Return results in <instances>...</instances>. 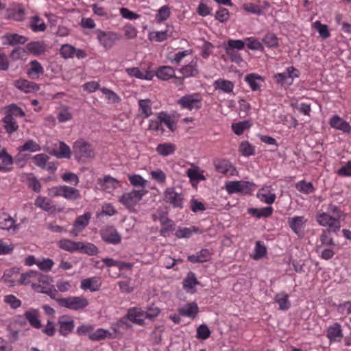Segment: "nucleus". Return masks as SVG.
Returning <instances> with one entry per match:
<instances>
[{
  "mask_svg": "<svg viewBox=\"0 0 351 351\" xmlns=\"http://www.w3.org/2000/svg\"><path fill=\"white\" fill-rule=\"evenodd\" d=\"M147 193L144 189L132 190L128 193H125L119 197V202L128 209L134 207L141 200L142 197Z\"/></svg>",
  "mask_w": 351,
  "mask_h": 351,
  "instance_id": "nucleus-5",
  "label": "nucleus"
},
{
  "mask_svg": "<svg viewBox=\"0 0 351 351\" xmlns=\"http://www.w3.org/2000/svg\"><path fill=\"white\" fill-rule=\"evenodd\" d=\"M198 306L196 303H188L182 307L179 308L178 312L180 315L188 317H195L198 313Z\"/></svg>",
  "mask_w": 351,
  "mask_h": 351,
  "instance_id": "nucleus-35",
  "label": "nucleus"
},
{
  "mask_svg": "<svg viewBox=\"0 0 351 351\" xmlns=\"http://www.w3.org/2000/svg\"><path fill=\"white\" fill-rule=\"evenodd\" d=\"M186 175L191 180L202 181L206 180L205 176L200 172L199 169L197 167L188 169Z\"/></svg>",
  "mask_w": 351,
  "mask_h": 351,
  "instance_id": "nucleus-64",
  "label": "nucleus"
},
{
  "mask_svg": "<svg viewBox=\"0 0 351 351\" xmlns=\"http://www.w3.org/2000/svg\"><path fill=\"white\" fill-rule=\"evenodd\" d=\"M214 166L215 170L219 173L229 176H234L238 174L235 167L228 160H217L214 162Z\"/></svg>",
  "mask_w": 351,
  "mask_h": 351,
  "instance_id": "nucleus-13",
  "label": "nucleus"
},
{
  "mask_svg": "<svg viewBox=\"0 0 351 351\" xmlns=\"http://www.w3.org/2000/svg\"><path fill=\"white\" fill-rule=\"evenodd\" d=\"M245 45L251 50L263 51L264 47L263 44L255 37H247L244 39Z\"/></svg>",
  "mask_w": 351,
  "mask_h": 351,
  "instance_id": "nucleus-57",
  "label": "nucleus"
},
{
  "mask_svg": "<svg viewBox=\"0 0 351 351\" xmlns=\"http://www.w3.org/2000/svg\"><path fill=\"white\" fill-rule=\"evenodd\" d=\"M254 186L255 184L253 182L244 180L228 181L225 184V189L228 194H248L251 193Z\"/></svg>",
  "mask_w": 351,
  "mask_h": 351,
  "instance_id": "nucleus-4",
  "label": "nucleus"
},
{
  "mask_svg": "<svg viewBox=\"0 0 351 351\" xmlns=\"http://www.w3.org/2000/svg\"><path fill=\"white\" fill-rule=\"evenodd\" d=\"M263 42L269 48L278 46V38L274 33L269 32L263 38Z\"/></svg>",
  "mask_w": 351,
  "mask_h": 351,
  "instance_id": "nucleus-60",
  "label": "nucleus"
},
{
  "mask_svg": "<svg viewBox=\"0 0 351 351\" xmlns=\"http://www.w3.org/2000/svg\"><path fill=\"white\" fill-rule=\"evenodd\" d=\"M22 178L25 180L29 188L32 189L35 192H40L41 184L32 173L24 174Z\"/></svg>",
  "mask_w": 351,
  "mask_h": 351,
  "instance_id": "nucleus-47",
  "label": "nucleus"
},
{
  "mask_svg": "<svg viewBox=\"0 0 351 351\" xmlns=\"http://www.w3.org/2000/svg\"><path fill=\"white\" fill-rule=\"evenodd\" d=\"M25 12L23 8L17 6L7 9L6 18L16 21H22L25 19Z\"/></svg>",
  "mask_w": 351,
  "mask_h": 351,
  "instance_id": "nucleus-32",
  "label": "nucleus"
},
{
  "mask_svg": "<svg viewBox=\"0 0 351 351\" xmlns=\"http://www.w3.org/2000/svg\"><path fill=\"white\" fill-rule=\"evenodd\" d=\"M49 157L45 154H38L33 156V162L36 166L41 169H45L47 167V162Z\"/></svg>",
  "mask_w": 351,
  "mask_h": 351,
  "instance_id": "nucleus-63",
  "label": "nucleus"
},
{
  "mask_svg": "<svg viewBox=\"0 0 351 351\" xmlns=\"http://www.w3.org/2000/svg\"><path fill=\"white\" fill-rule=\"evenodd\" d=\"M202 231L197 226H192L189 228L178 227L174 235L177 239H189L193 234H202Z\"/></svg>",
  "mask_w": 351,
  "mask_h": 351,
  "instance_id": "nucleus-26",
  "label": "nucleus"
},
{
  "mask_svg": "<svg viewBox=\"0 0 351 351\" xmlns=\"http://www.w3.org/2000/svg\"><path fill=\"white\" fill-rule=\"evenodd\" d=\"M47 276L37 271H29L21 275L19 284L30 285L36 292L42 291L40 287L43 284L47 283Z\"/></svg>",
  "mask_w": 351,
  "mask_h": 351,
  "instance_id": "nucleus-2",
  "label": "nucleus"
},
{
  "mask_svg": "<svg viewBox=\"0 0 351 351\" xmlns=\"http://www.w3.org/2000/svg\"><path fill=\"white\" fill-rule=\"evenodd\" d=\"M29 68L27 70V75L32 78L37 79L44 73V69L41 64L37 60H32L29 62Z\"/></svg>",
  "mask_w": 351,
  "mask_h": 351,
  "instance_id": "nucleus-33",
  "label": "nucleus"
},
{
  "mask_svg": "<svg viewBox=\"0 0 351 351\" xmlns=\"http://www.w3.org/2000/svg\"><path fill=\"white\" fill-rule=\"evenodd\" d=\"M59 332L62 336H66L75 327L74 321L71 317H62L58 320Z\"/></svg>",
  "mask_w": 351,
  "mask_h": 351,
  "instance_id": "nucleus-30",
  "label": "nucleus"
},
{
  "mask_svg": "<svg viewBox=\"0 0 351 351\" xmlns=\"http://www.w3.org/2000/svg\"><path fill=\"white\" fill-rule=\"evenodd\" d=\"M149 130L154 132L156 135H163L165 133V129L158 118L157 119L149 120Z\"/></svg>",
  "mask_w": 351,
  "mask_h": 351,
  "instance_id": "nucleus-58",
  "label": "nucleus"
},
{
  "mask_svg": "<svg viewBox=\"0 0 351 351\" xmlns=\"http://www.w3.org/2000/svg\"><path fill=\"white\" fill-rule=\"evenodd\" d=\"M179 71L186 78L197 76L199 73L197 59L194 58L188 64L180 68Z\"/></svg>",
  "mask_w": 351,
  "mask_h": 351,
  "instance_id": "nucleus-29",
  "label": "nucleus"
},
{
  "mask_svg": "<svg viewBox=\"0 0 351 351\" xmlns=\"http://www.w3.org/2000/svg\"><path fill=\"white\" fill-rule=\"evenodd\" d=\"M154 74L162 81H168L176 77L175 70L171 66H160L156 69Z\"/></svg>",
  "mask_w": 351,
  "mask_h": 351,
  "instance_id": "nucleus-24",
  "label": "nucleus"
},
{
  "mask_svg": "<svg viewBox=\"0 0 351 351\" xmlns=\"http://www.w3.org/2000/svg\"><path fill=\"white\" fill-rule=\"evenodd\" d=\"M215 90H218L226 94H230L233 93L234 84L232 82L219 78L214 81L213 84Z\"/></svg>",
  "mask_w": 351,
  "mask_h": 351,
  "instance_id": "nucleus-28",
  "label": "nucleus"
},
{
  "mask_svg": "<svg viewBox=\"0 0 351 351\" xmlns=\"http://www.w3.org/2000/svg\"><path fill=\"white\" fill-rule=\"evenodd\" d=\"M258 198L264 203L271 204L275 202L276 194L269 187L261 189L257 193Z\"/></svg>",
  "mask_w": 351,
  "mask_h": 351,
  "instance_id": "nucleus-37",
  "label": "nucleus"
},
{
  "mask_svg": "<svg viewBox=\"0 0 351 351\" xmlns=\"http://www.w3.org/2000/svg\"><path fill=\"white\" fill-rule=\"evenodd\" d=\"M125 72L131 77L148 81L152 80L154 76L153 72L147 69H141L138 67L127 68Z\"/></svg>",
  "mask_w": 351,
  "mask_h": 351,
  "instance_id": "nucleus-21",
  "label": "nucleus"
},
{
  "mask_svg": "<svg viewBox=\"0 0 351 351\" xmlns=\"http://www.w3.org/2000/svg\"><path fill=\"white\" fill-rule=\"evenodd\" d=\"M4 128L7 133L12 134L16 132L19 129L18 123L16 121V119L9 117L5 116L3 118L2 120Z\"/></svg>",
  "mask_w": 351,
  "mask_h": 351,
  "instance_id": "nucleus-50",
  "label": "nucleus"
},
{
  "mask_svg": "<svg viewBox=\"0 0 351 351\" xmlns=\"http://www.w3.org/2000/svg\"><path fill=\"white\" fill-rule=\"evenodd\" d=\"M80 287L83 290H89L90 291H98L100 288V284L98 279L95 277L83 279L81 281Z\"/></svg>",
  "mask_w": 351,
  "mask_h": 351,
  "instance_id": "nucleus-39",
  "label": "nucleus"
},
{
  "mask_svg": "<svg viewBox=\"0 0 351 351\" xmlns=\"http://www.w3.org/2000/svg\"><path fill=\"white\" fill-rule=\"evenodd\" d=\"M267 247L263 242L258 241L256 242L254 253L252 256L253 259L259 260L266 256Z\"/></svg>",
  "mask_w": 351,
  "mask_h": 351,
  "instance_id": "nucleus-52",
  "label": "nucleus"
},
{
  "mask_svg": "<svg viewBox=\"0 0 351 351\" xmlns=\"http://www.w3.org/2000/svg\"><path fill=\"white\" fill-rule=\"evenodd\" d=\"M78 251L87 254L88 255H96L98 253V248L93 243L79 242Z\"/></svg>",
  "mask_w": 351,
  "mask_h": 351,
  "instance_id": "nucleus-56",
  "label": "nucleus"
},
{
  "mask_svg": "<svg viewBox=\"0 0 351 351\" xmlns=\"http://www.w3.org/2000/svg\"><path fill=\"white\" fill-rule=\"evenodd\" d=\"M170 16V10L167 5L162 6L156 15V21L158 23H161L169 19Z\"/></svg>",
  "mask_w": 351,
  "mask_h": 351,
  "instance_id": "nucleus-62",
  "label": "nucleus"
},
{
  "mask_svg": "<svg viewBox=\"0 0 351 351\" xmlns=\"http://www.w3.org/2000/svg\"><path fill=\"white\" fill-rule=\"evenodd\" d=\"M173 27L171 25H167L166 29L163 31H153L148 34V39L151 42L161 43L167 40L173 36Z\"/></svg>",
  "mask_w": 351,
  "mask_h": 351,
  "instance_id": "nucleus-17",
  "label": "nucleus"
},
{
  "mask_svg": "<svg viewBox=\"0 0 351 351\" xmlns=\"http://www.w3.org/2000/svg\"><path fill=\"white\" fill-rule=\"evenodd\" d=\"M138 107L144 118H148L152 114V102L150 99H139Z\"/></svg>",
  "mask_w": 351,
  "mask_h": 351,
  "instance_id": "nucleus-49",
  "label": "nucleus"
},
{
  "mask_svg": "<svg viewBox=\"0 0 351 351\" xmlns=\"http://www.w3.org/2000/svg\"><path fill=\"white\" fill-rule=\"evenodd\" d=\"M0 228L15 231L18 229V225L16 224V221L10 216L3 215L0 217Z\"/></svg>",
  "mask_w": 351,
  "mask_h": 351,
  "instance_id": "nucleus-46",
  "label": "nucleus"
},
{
  "mask_svg": "<svg viewBox=\"0 0 351 351\" xmlns=\"http://www.w3.org/2000/svg\"><path fill=\"white\" fill-rule=\"evenodd\" d=\"M307 219L304 216H294L289 217L287 223L291 230L298 237L304 235V230L306 227Z\"/></svg>",
  "mask_w": 351,
  "mask_h": 351,
  "instance_id": "nucleus-14",
  "label": "nucleus"
},
{
  "mask_svg": "<svg viewBox=\"0 0 351 351\" xmlns=\"http://www.w3.org/2000/svg\"><path fill=\"white\" fill-rule=\"evenodd\" d=\"M112 334L108 330L103 328H99L92 334L89 335L88 337L92 341H101L106 338H111Z\"/></svg>",
  "mask_w": 351,
  "mask_h": 351,
  "instance_id": "nucleus-55",
  "label": "nucleus"
},
{
  "mask_svg": "<svg viewBox=\"0 0 351 351\" xmlns=\"http://www.w3.org/2000/svg\"><path fill=\"white\" fill-rule=\"evenodd\" d=\"M300 71L294 66H289L284 73H278L274 75L276 84L283 86H291L295 78L299 77Z\"/></svg>",
  "mask_w": 351,
  "mask_h": 351,
  "instance_id": "nucleus-6",
  "label": "nucleus"
},
{
  "mask_svg": "<svg viewBox=\"0 0 351 351\" xmlns=\"http://www.w3.org/2000/svg\"><path fill=\"white\" fill-rule=\"evenodd\" d=\"M239 151L244 156H251L255 154V148L248 141H243L239 146Z\"/></svg>",
  "mask_w": 351,
  "mask_h": 351,
  "instance_id": "nucleus-61",
  "label": "nucleus"
},
{
  "mask_svg": "<svg viewBox=\"0 0 351 351\" xmlns=\"http://www.w3.org/2000/svg\"><path fill=\"white\" fill-rule=\"evenodd\" d=\"M18 150L19 152H36L41 150V146L33 139H28L23 145L19 147Z\"/></svg>",
  "mask_w": 351,
  "mask_h": 351,
  "instance_id": "nucleus-48",
  "label": "nucleus"
},
{
  "mask_svg": "<svg viewBox=\"0 0 351 351\" xmlns=\"http://www.w3.org/2000/svg\"><path fill=\"white\" fill-rule=\"evenodd\" d=\"M60 53L64 59L73 58L83 59L87 56L84 50L76 49L69 44H64L60 49Z\"/></svg>",
  "mask_w": 351,
  "mask_h": 351,
  "instance_id": "nucleus-12",
  "label": "nucleus"
},
{
  "mask_svg": "<svg viewBox=\"0 0 351 351\" xmlns=\"http://www.w3.org/2000/svg\"><path fill=\"white\" fill-rule=\"evenodd\" d=\"M49 153L58 158H69L71 154L70 147L63 141L56 143Z\"/></svg>",
  "mask_w": 351,
  "mask_h": 351,
  "instance_id": "nucleus-22",
  "label": "nucleus"
},
{
  "mask_svg": "<svg viewBox=\"0 0 351 351\" xmlns=\"http://www.w3.org/2000/svg\"><path fill=\"white\" fill-rule=\"evenodd\" d=\"M101 239L106 243L118 245L121 241V235L112 226H106L100 230Z\"/></svg>",
  "mask_w": 351,
  "mask_h": 351,
  "instance_id": "nucleus-9",
  "label": "nucleus"
},
{
  "mask_svg": "<svg viewBox=\"0 0 351 351\" xmlns=\"http://www.w3.org/2000/svg\"><path fill=\"white\" fill-rule=\"evenodd\" d=\"M62 197L68 200H75L80 197V193L75 188L62 185Z\"/></svg>",
  "mask_w": 351,
  "mask_h": 351,
  "instance_id": "nucleus-45",
  "label": "nucleus"
},
{
  "mask_svg": "<svg viewBox=\"0 0 351 351\" xmlns=\"http://www.w3.org/2000/svg\"><path fill=\"white\" fill-rule=\"evenodd\" d=\"M274 300L278 304L280 310L287 311L291 306L289 295L285 291L277 293L275 295Z\"/></svg>",
  "mask_w": 351,
  "mask_h": 351,
  "instance_id": "nucleus-42",
  "label": "nucleus"
},
{
  "mask_svg": "<svg viewBox=\"0 0 351 351\" xmlns=\"http://www.w3.org/2000/svg\"><path fill=\"white\" fill-rule=\"evenodd\" d=\"M14 87L24 93H32L39 90L40 86L25 79H19L13 83Z\"/></svg>",
  "mask_w": 351,
  "mask_h": 351,
  "instance_id": "nucleus-18",
  "label": "nucleus"
},
{
  "mask_svg": "<svg viewBox=\"0 0 351 351\" xmlns=\"http://www.w3.org/2000/svg\"><path fill=\"white\" fill-rule=\"evenodd\" d=\"M27 41V38L25 36L18 34H7L3 36V43L11 46L24 44Z\"/></svg>",
  "mask_w": 351,
  "mask_h": 351,
  "instance_id": "nucleus-36",
  "label": "nucleus"
},
{
  "mask_svg": "<svg viewBox=\"0 0 351 351\" xmlns=\"http://www.w3.org/2000/svg\"><path fill=\"white\" fill-rule=\"evenodd\" d=\"M176 149V146L171 143H160L157 145L156 151L162 156H168L173 154Z\"/></svg>",
  "mask_w": 351,
  "mask_h": 351,
  "instance_id": "nucleus-40",
  "label": "nucleus"
},
{
  "mask_svg": "<svg viewBox=\"0 0 351 351\" xmlns=\"http://www.w3.org/2000/svg\"><path fill=\"white\" fill-rule=\"evenodd\" d=\"M202 100L199 94L193 93L182 96L178 99V104L184 109L197 110L202 108Z\"/></svg>",
  "mask_w": 351,
  "mask_h": 351,
  "instance_id": "nucleus-7",
  "label": "nucleus"
},
{
  "mask_svg": "<svg viewBox=\"0 0 351 351\" xmlns=\"http://www.w3.org/2000/svg\"><path fill=\"white\" fill-rule=\"evenodd\" d=\"M96 33L97 38L99 44L106 49L112 48L116 41L120 39L119 34L114 32H106L101 29H97Z\"/></svg>",
  "mask_w": 351,
  "mask_h": 351,
  "instance_id": "nucleus-8",
  "label": "nucleus"
},
{
  "mask_svg": "<svg viewBox=\"0 0 351 351\" xmlns=\"http://www.w3.org/2000/svg\"><path fill=\"white\" fill-rule=\"evenodd\" d=\"M158 220L161 225L160 230V236L166 238L169 237L171 232H176L177 228L174 221L168 218L167 214L162 213L160 214Z\"/></svg>",
  "mask_w": 351,
  "mask_h": 351,
  "instance_id": "nucleus-15",
  "label": "nucleus"
},
{
  "mask_svg": "<svg viewBox=\"0 0 351 351\" xmlns=\"http://www.w3.org/2000/svg\"><path fill=\"white\" fill-rule=\"evenodd\" d=\"M5 113V116H9L14 119L19 117H24L25 116L24 110L14 104L7 106Z\"/></svg>",
  "mask_w": 351,
  "mask_h": 351,
  "instance_id": "nucleus-43",
  "label": "nucleus"
},
{
  "mask_svg": "<svg viewBox=\"0 0 351 351\" xmlns=\"http://www.w3.org/2000/svg\"><path fill=\"white\" fill-rule=\"evenodd\" d=\"M273 208L271 206L264 207L262 208H250L248 213L260 219L263 217H268L273 213Z\"/></svg>",
  "mask_w": 351,
  "mask_h": 351,
  "instance_id": "nucleus-44",
  "label": "nucleus"
},
{
  "mask_svg": "<svg viewBox=\"0 0 351 351\" xmlns=\"http://www.w3.org/2000/svg\"><path fill=\"white\" fill-rule=\"evenodd\" d=\"M79 242L73 241L68 239H62L58 243V247L65 251L74 252L78 251Z\"/></svg>",
  "mask_w": 351,
  "mask_h": 351,
  "instance_id": "nucleus-41",
  "label": "nucleus"
},
{
  "mask_svg": "<svg viewBox=\"0 0 351 351\" xmlns=\"http://www.w3.org/2000/svg\"><path fill=\"white\" fill-rule=\"evenodd\" d=\"M329 125L332 128L341 131L343 133L351 134V125L348 122L339 115L332 116L329 121Z\"/></svg>",
  "mask_w": 351,
  "mask_h": 351,
  "instance_id": "nucleus-20",
  "label": "nucleus"
},
{
  "mask_svg": "<svg viewBox=\"0 0 351 351\" xmlns=\"http://www.w3.org/2000/svg\"><path fill=\"white\" fill-rule=\"evenodd\" d=\"M73 150L80 158H90L95 156L92 146L83 139H80L74 143Z\"/></svg>",
  "mask_w": 351,
  "mask_h": 351,
  "instance_id": "nucleus-10",
  "label": "nucleus"
},
{
  "mask_svg": "<svg viewBox=\"0 0 351 351\" xmlns=\"http://www.w3.org/2000/svg\"><path fill=\"white\" fill-rule=\"evenodd\" d=\"M223 49H230L237 51L242 50L245 47L244 40H234L229 39L226 43L223 45Z\"/></svg>",
  "mask_w": 351,
  "mask_h": 351,
  "instance_id": "nucleus-59",
  "label": "nucleus"
},
{
  "mask_svg": "<svg viewBox=\"0 0 351 351\" xmlns=\"http://www.w3.org/2000/svg\"><path fill=\"white\" fill-rule=\"evenodd\" d=\"M164 199L174 208H183V196L180 193L176 192L173 187H168L165 189Z\"/></svg>",
  "mask_w": 351,
  "mask_h": 351,
  "instance_id": "nucleus-11",
  "label": "nucleus"
},
{
  "mask_svg": "<svg viewBox=\"0 0 351 351\" xmlns=\"http://www.w3.org/2000/svg\"><path fill=\"white\" fill-rule=\"evenodd\" d=\"M245 81L252 91H257L260 90L262 84L265 82V78L257 73H252L245 75Z\"/></svg>",
  "mask_w": 351,
  "mask_h": 351,
  "instance_id": "nucleus-25",
  "label": "nucleus"
},
{
  "mask_svg": "<svg viewBox=\"0 0 351 351\" xmlns=\"http://www.w3.org/2000/svg\"><path fill=\"white\" fill-rule=\"evenodd\" d=\"M27 50L34 56H40L45 53L46 45L44 42L34 41L26 45Z\"/></svg>",
  "mask_w": 351,
  "mask_h": 351,
  "instance_id": "nucleus-38",
  "label": "nucleus"
},
{
  "mask_svg": "<svg viewBox=\"0 0 351 351\" xmlns=\"http://www.w3.org/2000/svg\"><path fill=\"white\" fill-rule=\"evenodd\" d=\"M158 118L160 119L162 125L164 124L169 130L173 132L176 130V122L174 117L165 112H160L158 114Z\"/></svg>",
  "mask_w": 351,
  "mask_h": 351,
  "instance_id": "nucleus-34",
  "label": "nucleus"
},
{
  "mask_svg": "<svg viewBox=\"0 0 351 351\" xmlns=\"http://www.w3.org/2000/svg\"><path fill=\"white\" fill-rule=\"evenodd\" d=\"M127 318L136 324L143 326L146 319V314L141 308L134 307L129 309Z\"/></svg>",
  "mask_w": 351,
  "mask_h": 351,
  "instance_id": "nucleus-23",
  "label": "nucleus"
},
{
  "mask_svg": "<svg viewBox=\"0 0 351 351\" xmlns=\"http://www.w3.org/2000/svg\"><path fill=\"white\" fill-rule=\"evenodd\" d=\"M211 258V254L208 249H202L195 254L188 256L187 260L193 263H199L208 261Z\"/></svg>",
  "mask_w": 351,
  "mask_h": 351,
  "instance_id": "nucleus-31",
  "label": "nucleus"
},
{
  "mask_svg": "<svg viewBox=\"0 0 351 351\" xmlns=\"http://www.w3.org/2000/svg\"><path fill=\"white\" fill-rule=\"evenodd\" d=\"M29 27L34 32H40L45 30L46 25L38 16H34L31 19Z\"/></svg>",
  "mask_w": 351,
  "mask_h": 351,
  "instance_id": "nucleus-54",
  "label": "nucleus"
},
{
  "mask_svg": "<svg viewBox=\"0 0 351 351\" xmlns=\"http://www.w3.org/2000/svg\"><path fill=\"white\" fill-rule=\"evenodd\" d=\"M39 315L40 312L38 309L30 308L25 312L24 317L32 327L39 329L42 326Z\"/></svg>",
  "mask_w": 351,
  "mask_h": 351,
  "instance_id": "nucleus-27",
  "label": "nucleus"
},
{
  "mask_svg": "<svg viewBox=\"0 0 351 351\" xmlns=\"http://www.w3.org/2000/svg\"><path fill=\"white\" fill-rule=\"evenodd\" d=\"M88 300L84 296H69L58 301L60 307L72 311H82L88 306Z\"/></svg>",
  "mask_w": 351,
  "mask_h": 351,
  "instance_id": "nucleus-3",
  "label": "nucleus"
},
{
  "mask_svg": "<svg viewBox=\"0 0 351 351\" xmlns=\"http://www.w3.org/2000/svg\"><path fill=\"white\" fill-rule=\"evenodd\" d=\"M315 219L321 226L337 232L341 228V221L345 219V214L338 206L331 204L328 205L326 211L319 210Z\"/></svg>",
  "mask_w": 351,
  "mask_h": 351,
  "instance_id": "nucleus-1",
  "label": "nucleus"
},
{
  "mask_svg": "<svg viewBox=\"0 0 351 351\" xmlns=\"http://www.w3.org/2000/svg\"><path fill=\"white\" fill-rule=\"evenodd\" d=\"M90 218L91 213L89 212L78 216L73 223V230L71 233V235L73 237H77L88 225Z\"/></svg>",
  "mask_w": 351,
  "mask_h": 351,
  "instance_id": "nucleus-16",
  "label": "nucleus"
},
{
  "mask_svg": "<svg viewBox=\"0 0 351 351\" xmlns=\"http://www.w3.org/2000/svg\"><path fill=\"white\" fill-rule=\"evenodd\" d=\"M343 330L341 325L335 322L333 324L329 326L326 330V337L329 340L330 343H339L343 339Z\"/></svg>",
  "mask_w": 351,
  "mask_h": 351,
  "instance_id": "nucleus-19",
  "label": "nucleus"
},
{
  "mask_svg": "<svg viewBox=\"0 0 351 351\" xmlns=\"http://www.w3.org/2000/svg\"><path fill=\"white\" fill-rule=\"evenodd\" d=\"M198 284V281L193 272L188 274L186 278L183 282V287L188 292L193 293L195 286Z\"/></svg>",
  "mask_w": 351,
  "mask_h": 351,
  "instance_id": "nucleus-51",
  "label": "nucleus"
},
{
  "mask_svg": "<svg viewBox=\"0 0 351 351\" xmlns=\"http://www.w3.org/2000/svg\"><path fill=\"white\" fill-rule=\"evenodd\" d=\"M295 189L300 193L308 195L315 191V187L312 182H308L305 180L298 182L295 185Z\"/></svg>",
  "mask_w": 351,
  "mask_h": 351,
  "instance_id": "nucleus-53",
  "label": "nucleus"
}]
</instances>
